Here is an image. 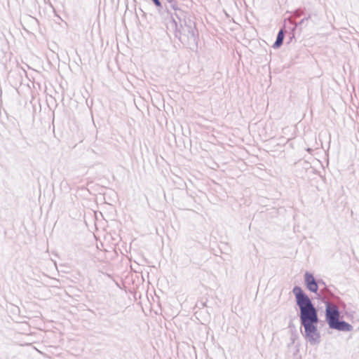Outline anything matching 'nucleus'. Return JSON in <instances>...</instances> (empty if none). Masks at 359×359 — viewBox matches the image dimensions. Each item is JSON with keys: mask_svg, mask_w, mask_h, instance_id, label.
<instances>
[{"mask_svg": "<svg viewBox=\"0 0 359 359\" xmlns=\"http://www.w3.org/2000/svg\"><path fill=\"white\" fill-rule=\"evenodd\" d=\"M293 293L300 309L301 323L304 328L305 338L310 342L315 343L320 338L317 327L318 318L316 309L312 304L311 299L299 287H294Z\"/></svg>", "mask_w": 359, "mask_h": 359, "instance_id": "nucleus-1", "label": "nucleus"}, {"mask_svg": "<svg viewBox=\"0 0 359 359\" xmlns=\"http://www.w3.org/2000/svg\"><path fill=\"white\" fill-rule=\"evenodd\" d=\"M326 320L330 328L340 331H350L352 326L344 322L339 321V312L336 305L326 302Z\"/></svg>", "mask_w": 359, "mask_h": 359, "instance_id": "nucleus-2", "label": "nucleus"}, {"mask_svg": "<svg viewBox=\"0 0 359 359\" xmlns=\"http://www.w3.org/2000/svg\"><path fill=\"white\" fill-rule=\"evenodd\" d=\"M304 278L307 289L311 292H316L318 287L313 275L306 272L304 275Z\"/></svg>", "mask_w": 359, "mask_h": 359, "instance_id": "nucleus-3", "label": "nucleus"}, {"mask_svg": "<svg viewBox=\"0 0 359 359\" xmlns=\"http://www.w3.org/2000/svg\"><path fill=\"white\" fill-rule=\"evenodd\" d=\"M283 39H284V32L283 30H280L278 34L276 41L274 43L273 47L275 48H279L282 45Z\"/></svg>", "mask_w": 359, "mask_h": 359, "instance_id": "nucleus-4", "label": "nucleus"}, {"mask_svg": "<svg viewBox=\"0 0 359 359\" xmlns=\"http://www.w3.org/2000/svg\"><path fill=\"white\" fill-rule=\"evenodd\" d=\"M153 1L156 6H161V3H160L159 0H153Z\"/></svg>", "mask_w": 359, "mask_h": 359, "instance_id": "nucleus-5", "label": "nucleus"}]
</instances>
